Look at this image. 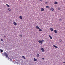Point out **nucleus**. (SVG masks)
<instances>
[{"instance_id": "f257e3e1", "label": "nucleus", "mask_w": 65, "mask_h": 65, "mask_svg": "<svg viewBox=\"0 0 65 65\" xmlns=\"http://www.w3.org/2000/svg\"><path fill=\"white\" fill-rule=\"evenodd\" d=\"M4 55L5 56H6V57H7L8 58V54H7L6 53V52H4Z\"/></svg>"}, {"instance_id": "f03ea898", "label": "nucleus", "mask_w": 65, "mask_h": 65, "mask_svg": "<svg viewBox=\"0 0 65 65\" xmlns=\"http://www.w3.org/2000/svg\"><path fill=\"white\" fill-rule=\"evenodd\" d=\"M38 42L40 43H41V44H42V42H43L41 40L38 41Z\"/></svg>"}, {"instance_id": "7ed1b4c3", "label": "nucleus", "mask_w": 65, "mask_h": 65, "mask_svg": "<svg viewBox=\"0 0 65 65\" xmlns=\"http://www.w3.org/2000/svg\"><path fill=\"white\" fill-rule=\"evenodd\" d=\"M41 50L43 52H44V49L42 47L41 48Z\"/></svg>"}, {"instance_id": "20e7f679", "label": "nucleus", "mask_w": 65, "mask_h": 65, "mask_svg": "<svg viewBox=\"0 0 65 65\" xmlns=\"http://www.w3.org/2000/svg\"><path fill=\"white\" fill-rule=\"evenodd\" d=\"M13 24L14 25H15V26H17V25H18L17 24V23H16L15 22H14Z\"/></svg>"}, {"instance_id": "39448f33", "label": "nucleus", "mask_w": 65, "mask_h": 65, "mask_svg": "<svg viewBox=\"0 0 65 65\" xmlns=\"http://www.w3.org/2000/svg\"><path fill=\"white\" fill-rule=\"evenodd\" d=\"M41 11H44V9H43V8H41Z\"/></svg>"}, {"instance_id": "423d86ee", "label": "nucleus", "mask_w": 65, "mask_h": 65, "mask_svg": "<svg viewBox=\"0 0 65 65\" xmlns=\"http://www.w3.org/2000/svg\"><path fill=\"white\" fill-rule=\"evenodd\" d=\"M50 10H51L52 11H54V9L52 7H51V8Z\"/></svg>"}, {"instance_id": "0eeeda50", "label": "nucleus", "mask_w": 65, "mask_h": 65, "mask_svg": "<svg viewBox=\"0 0 65 65\" xmlns=\"http://www.w3.org/2000/svg\"><path fill=\"white\" fill-rule=\"evenodd\" d=\"M35 27L36 29H40V28H39V27L38 26H36Z\"/></svg>"}, {"instance_id": "6e6552de", "label": "nucleus", "mask_w": 65, "mask_h": 65, "mask_svg": "<svg viewBox=\"0 0 65 65\" xmlns=\"http://www.w3.org/2000/svg\"><path fill=\"white\" fill-rule=\"evenodd\" d=\"M8 10L10 11H11L12 10L10 8H8Z\"/></svg>"}, {"instance_id": "1a4fd4ad", "label": "nucleus", "mask_w": 65, "mask_h": 65, "mask_svg": "<svg viewBox=\"0 0 65 65\" xmlns=\"http://www.w3.org/2000/svg\"><path fill=\"white\" fill-rule=\"evenodd\" d=\"M19 18L20 19H21V20H22L23 19V17H22L21 16H19Z\"/></svg>"}, {"instance_id": "9d476101", "label": "nucleus", "mask_w": 65, "mask_h": 65, "mask_svg": "<svg viewBox=\"0 0 65 65\" xmlns=\"http://www.w3.org/2000/svg\"><path fill=\"white\" fill-rule=\"evenodd\" d=\"M34 61H35V62H37V59L35 58H34Z\"/></svg>"}, {"instance_id": "9b49d317", "label": "nucleus", "mask_w": 65, "mask_h": 65, "mask_svg": "<svg viewBox=\"0 0 65 65\" xmlns=\"http://www.w3.org/2000/svg\"><path fill=\"white\" fill-rule=\"evenodd\" d=\"M53 47H55V48H58V47H57V46H55V45H53Z\"/></svg>"}, {"instance_id": "f8f14e48", "label": "nucleus", "mask_w": 65, "mask_h": 65, "mask_svg": "<svg viewBox=\"0 0 65 65\" xmlns=\"http://www.w3.org/2000/svg\"><path fill=\"white\" fill-rule=\"evenodd\" d=\"M50 30L51 31H53V28L52 27H51L50 28Z\"/></svg>"}, {"instance_id": "ddd939ff", "label": "nucleus", "mask_w": 65, "mask_h": 65, "mask_svg": "<svg viewBox=\"0 0 65 65\" xmlns=\"http://www.w3.org/2000/svg\"><path fill=\"white\" fill-rule=\"evenodd\" d=\"M54 4H58V2H57L55 1V2Z\"/></svg>"}, {"instance_id": "4468645a", "label": "nucleus", "mask_w": 65, "mask_h": 65, "mask_svg": "<svg viewBox=\"0 0 65 65\" xmlns=\"http://www.w3.org/2000/svg\"><path fill=\"white\" fill-rule=\"evenodd\" d=\"M54 31L55 33H57V31L56 30H54Z\"/></svg>"}, {"instance_id": "2eb2a0df", "label": "nucleus", "mask_w": 65, "mask_h": 65, "mask_svg": "<svg viewBox=\"0 0 65 65\" xmlns=\"http://www.w3.org/2000/svg\"><path fill=\"white\" fill-rule=\"evenodd\" d=\"M46 7L47 8H50V7L48 6H46Z\"/></svg>"}, {"instance_id": "dca6fc26", "label": "nucleus", "mask_w": 65, "mask_h": 65, "mask_svg": "<svg viewBox=\"0 0 65 65\" xmlns=\"http://www.w3.org/2000/svg\"><path fill=\"white\" fill-rule=\"evenodd\" d=\"M6 5L8 7H9L10 6L9 5L7 4H6Z\"/></svg>"}, {"instance_id": "f3484780", "label": "nucleus", "mask_w": 65, "mask_h": 65, "mask_svg": "<svg viewBox=\"0 0 65 65\" xmlns=\"http://www.w3.org/2000/svg\"><path fill=\"white\" fill-rule=\"evenodd\" d=\"M38 29L39 31H40V32H41V31H42V30H41V29L39 28V29Z\"/></svg>"}, {"instance_id": "a211bd4d", "label": "nucleus", "mask_w": 65, "mask_h": 65, "mask_svg": "<svg viewBox=\"0 0 65 65\" xmlns=\"http://www.w3.org/2000/svg\"><path fill=\"white\" fill-rule=\"evenodd\" d=\"M59 41L60 42H62V40L60 39L59 40Z\"/></svg>"}, {"instance_id": "6ab92c4d", "label": "nucleus", "mask_w": 65, "mask_h": 65, "mask_svg": "<svg viewBox=\"0 0 65 65\" xmlns=\"http://www.w3.org/2000/svg\"><path fill=\"white\" fill-rule=\"evenodd\" d=\"M49 37L50 38V39H52V36H51L49 35Z\"/></svg>"}, {"instance_id": "aec40b11", "label": "nucleus", "mask_w": 65, "mask_h": 65, "mask_svg": "<svg viewBox=\"0 0 65 65\" xmlns=\"http://www.w3.org/2000/svg\"><path fill=\"white\" fill-rule=\"evenodd\" d=\"M8 60H10V61H11H11H12V59H10V58H9L8 59Z\"/></svg>"}, {"instance_id": "412c9836", "label": "nucleus", "mask_w": 65, "mask_h": 65, "mask_svg": "<svg viewBox=\"0 0 65 65\" xmlns=\"http://www.w3.org/2000/svg\"><path fill=\"white\" fill-rule=\"evenodd\" d=\"M58 9L59 10H60V9H61V8L60 7H58Z\"/></svg>"}, {"instance_id": "4be33fe9", "label": "nucleus", "mask_w": 65, "mask_h": 65, "mask_svg": "<svg viewBox=\"0 0 65 65\" xmlns=\"http://www.w3.org/2000/svg\"><path fill=\"white\" fill-rule=\"evenodd\" d=\"M22 58H23V59H26V58H25V57H24V56H22Z\"/></svg>"}, {"instance_id": "5701e85b", "label": "nucleus", "mask_w": 65, "mask_h": 65, "mask_svg": "<svg viewBox=\"0 0 65 65\" xmlns=\"http://www.w3.org/2000/svg\"><path fill=\"white\" fill-rule=\"evenodd\" d=\"M37 57H39V54H37Z\"/></svg>"}, {"instance_id": "b1692460", "label": "nucleus", "mask_w": 65, "mask_h": 65, "mask_svg": "<svg viewBox=\"0 0 65 65\" xmlns=\"http://www.w3.org/2000/svg\"><path fill=\"white\" fill-rule=\"evenodd\" d=\"M14 64H15V63H17V64H20L19 63H18V62H15V61H14Z\"/></svg>"}, {"instance_id": "393cba45", "label": "nucleus", "mask_w": 65, "mask_h": 65, "mask_svg": "<svg viewBox=\"0 0 65 65\" xmlns=\"http://www.w3.org/2000/svg\"><path fill=\"white\" fill-rule=\"evenodd\" d=\"M1 41H3V39H1Z\"/></svg>"}, {"instance_id": "a878e982", "label": "nucleus", "mask_w": 65, "mask_h": 65, "mask_svg": "<svg viewBox=\"0 0 65 65\" xmlns=\"http://www.w3.org/2000/svg\"><path fill=\"white\" fill-rule=\"evenodd\" d=\"M1 52H3V50H0Z\"/></svg>"}, {"instance_id": "bb28decb", "label": "nucleus", "mask_w": 65, "mask_h": 65, "mask_svg": "<svg viewBox=\"0 0 65 65\" xmlns=\"http://www.w3.org/2000/svg\"><path fill=\"white\" fill-rule=\"evenodd\" d=\"M59 21H62V19L61 18L59 19Z\"/></svg>"}, {"instance_id": "cd10ccee", "label": "nucleus", "mask_w": 65, "mask_h": 65, "mask_svg": "<svg viewBox=\"0 0 65 65\" xmlns=\"http://www.w3.org/2000/svg\"><path fill=\"white\" fill-rule=\"evenodd\" d=\"M2 55L3 56H4V54H2Z\"/></svg>"}, {"instance_id": "c85d7f7f", "label": "nucleus", "mask_w": 65, "mask_h": 65, "mask_svg": "<svg viewBox=\"0 0 65 65\" xmlns=\"http://www.w3.org/2000/svg\"><path fill=\"white\" fill-rule=\"evenodd\" d=\"M20 36H21V37H22V35H20Z\"/></svg>"}, {"instance_id": "c756f323", "label": "nucleus", "mask_w": 65, "mask_h": 65, "mask_svg": "<svg viewBox=\"0 0 65 65\" xmlns=\"http://www.w3.org/2000/svg\"><path fill=\"white\" fill-rule=\"evenodd\" d=\"M47 2H45V4H47Z\"/></svg>"}, {"instance_id": "7c9ffc66", "label": "nucleus", "mask_w": 65, "mask_h": 65, "mask_svg": "<svg viewBox=\"0 0 65 65\" xmlns=\"http://www.w3.org/2000/svg\"><path fill=\"white\" fill-rule=\"evenodd\" d=\"M42 59H43V60H44V58H43Z\"/></svg>"}, {"instance_id": "2f4dec72", "label": "nucleus", "mask_w": 65, "mask_h": 65, "mask_svg": "<svg viewBox=\"0 0 65 65\" xmlns=\"http://www.w3.org/2000/svg\"><path fill=\"white\" fill-rule=\"evenodd\" d=\"M42 41H44V40L42 39Z\"/></svg>"}, {"instance_id": "473e14b6", "label": "nucleus", "mask_w": 65, "mask_h": 65, "mask_svg": "<svg viewBox=\"0 0 65 65\" xmlns=\"http://www.w3.org/2000/svg\"><path fill=\"white\" fill-rule=\"evenodd\" d=\"M40 1H41V2H42V0H40Z\"/></svg>"}, {"instance_id": "72a5a7b5", "label": "nucleus", "mask_w": 65, "mask_h": 65, "mask_svg": "<svg viewBox=\"0 0 65 65\" xmlns=\"http://www.w3.org/2000/svg\"><path fill=\"white\" fill-rule=\"evenodd\" d=\"M63 63H64L65 64V62H63Z\"/></svg>"}, {"instance_id": "f704fd0d", "label": "nucleus", "mask_w": 65, "mask_h": 65, "mask_svg": "<svg viewBox=\"0 0 65 65\" xmlns=\"http://www.w3.org/2000/svg\"><path fill=\"white\" fill-rule=\"evenodd\" d=\"M4 36V37H6V36Z\"/></svg>"}]
</instances>
